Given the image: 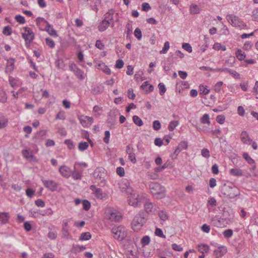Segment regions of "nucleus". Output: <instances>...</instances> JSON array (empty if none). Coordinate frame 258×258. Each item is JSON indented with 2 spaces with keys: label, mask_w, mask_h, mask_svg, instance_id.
<instances>
[{
  "label": "nucleus",
  "mask_w": 258,
  "mask_h": 258,
  "mask_svg": "<svg viewBox=\"0 0 258 258\" xmlns=\"http://www.w3.org/2000/svg\"><path fill=\"white\" fill-rule=\"evenodd\" d=\"M147 221V215L143 211L139 212L134 218L132 227L134 231H139Z\"/></svg>",
  "instance_id": "f257e3e1"
},
{
  "label": "nucleus",
  "mask_w": 258,
  "mask_h": 258,
  "mask_svg": "<svg viewBox=\"0 0 258 258\" xmlns=\"http://www.w3.org/2000/svg\"><path fill=\"white\" fill-rule=\"evenodd\" d=\"M149 188L153 195L157 199H162L164 196L165 188L157 182H151L149 183Z\"/></svg>",
  "instance_id": "f03ea898"
},
{
  "label": "nucleus",
  "mask_w": 258,
  "mask_h": 258,
  "mask_svg": "<svg viewBox=\"0 0 258 258\" xmlns=\"http://www.w3.org/2000/svg\"><path fill=\"white\" fill-rule=\"evenodd\" d=\"M226 19L233 27H238L240 29H244L246 27V24L236 16L232 14L227 15Z\"/></svg>",
  "instance_id": "7ed1b4c3"
},
{
  "label": "nucleus",
  "mask_w": 258,
  "mask_h": 258,
  "mask_svg": "<svg viewBox=\"0 0 258 258\" xmlns=\"http://www.w3.org/2000/svg\"><path fill=\"white\" fill-rule=\"evenodd\" d=\"M112 232L113 234V237L115 239L120 240L123 239L126 236V232L125 228L122 226L113 227L112 229Z\"/></svg>",
  "instance_id": "20e7f679"
},
{
  "label": "nucleus",
  "mask_w": 258,
  "mask_h": 258,
  "mask_svg": "<svg viewBox=\"0 0 258 258\" xmlns=\"http://www.w3.org/2000/svg\"><path fill=\"white\" fill-rule=\"evenodd\" d=\"M24 33H22V36L25 40L26 44H30L34 38V33L30 28L25 27L23 28Z\"/></svg>",
  "instance_id": "39448f33"
},
{
  "label": "nucleus",
  "mask_w": 258,
  "mask_h": 258,
  "mask_svg": "<svg viewBox=\"0 0 258 258\" xmlns=\"http://www.w3.org/2000/svg\"><path fill=\"white\" fill-rule=\"evenodd\" d=\"M41 180L44 186L51 192L57 190L58 186V183L53 180H46L43 177H42Z\"/></svg>",
  "instance_id": "423d86ee"
},
{
  "label": "nucleus",
  "mask_w": 258,
  "mask_h": 258,
  "mask_svg": "<svg viewBox=\"0 0 258 258\" xmlns=\"http://www.w3.org/2000/svg\"><path fill=\"white\" fill-rule=\"evenodd\" d=\"M212 245H214L215 246H217L218 248L217 249H215L214 251L213 255L215 256L216 258H220L223 256L227 252V249L226 246H218L217 243H215V244L211 243Z\"/></svg>",
  "instance_id": "0eeeda50"
},
{
  "label": "nucleus",
  "mask_w": 258,
  "mask_h": 258,
  "mask_svg": "<svg viewBox=\"0 0 258 258\" xmlns=\"http://www.w3.org/2000/svg\"><path fill=\"white\" fill-rule=\"evenodd\" d=\"M139 197V196L137 194H131L130 196L128 197V204L135 207L140 206V199Z\"/></svg>",
  "instance_id": "6e6552de"
},
{
  "label": "nucleus",
  "mask_w": 258,
  "mask_h": 258,
  "mask_svg": "<svg viewBox=\"0 0 258 258\" xmlns=\"http://www.w3.org/2000/svg\"><path fill=\"white\" fill-rule=\"evenodd\" d=\"M5 59L7 60L5 72L7 74H11L15 69V63L16 62V60L13 57Z\"/></svg>",
  "instance_id": "1a4fd4ad"
},
{
  "label": "nucleus",
  "mask_w": 258,
  "mask_h": 258,
  "mask_svg": "<svg viewBox=\"0 0 258 258\" xmlns=\"http://www.w3.org/2000/svg\"><path fill=\"white\" fill-rule=\"evenodd\" d=\"M77 166H78V162H76L74 164V170H72V173L71 174L72 178L75 180H80L82 179L83 174H82V171L83 170H81L80 171H79L77 169Z\"/></svg>",
  "instance_id": "9d476101"
},
{
  "label": "nucleus",
  "mask_w": 258,
  "mask_h": 258,
  "mask_svg": "<svg viewBox=\"0 0 258 258\" xmlns=\"http://www.w3.org/2000/svg\"><path fill=\"white\" fill-rule=\"evenodd\" d=\"M126 152L128 155L129 160L133 163H135L137 162L136 155L134 153V150L133 147L130 145L126 146Z\"/></svg>",
  "instance_id": "9b49d317"
},
{
  "label": "nucleus",
  "mask_w": 258,
  "mask_h": 258,
  "mask_svg": "<svg viewBox=\"0 0 258 258\" xmlns=\"http://www.w3.org/2000/svg\"><path fill=\"white\" fill-rule=\"evenodd\" d=\"M59 171L60 173V174L65 178H69L71 176V174L72 173V170H71V169L66 166V165H62L59 168Z\"/></svg>",
  "instance_id": "f8f14e48"
},
{
  "label": "nucleus",
  "mask_w": 258,
  "mask_h": 258,
  "mask_svg": "<svg viewBox=\"0 0 258 258\" xmlns=\"http://www.w3.org/2000/svg\"><path fill=\"white\" fill-rule=\"evenodd\" d=\"M240 139L241 142L244 144L249 145L252 142V140L249 138L247 132L245 131L241 132Z\"/></svg>",
  "instance_id": "ddd939ff"
},
{
  "label": "nucleus",
  "mask_w": 258,
  "mask_h": 258,
  "mask_svg": "<svg viewBox=\"0 0 258 258\" xmlns=\"http://www.w3.org/2000/svg\"><path fill=\"white\" fill-rule=\"evenodd\" d=\"M113 10L112 9L109 10L108 12L104 15V20H106V21H108L110 23L112 27H113L114 25V22L113 19Z\"/></svg>",
  "instance_id": "4468645a"
},
{
  "label": "nucleus",
  "mask_w": 258,
  "mask_h": 258,
  "mask_svg": "<svg viewBox=\"0 0 258 258\" xmlns=\"http://www.w3.org/2000/svg\"><path fill=\"white\" fill-rule=\"evenodd\" d=\"M144 208L146 215L149 214H153L154 213L155 208H154V206L153 204L151 202H146L144 204Z\"/></svg>",
  "instance_id": "2eb2a0df"
},
{
  "label": "nucleus",
  "mask_w": 258,
  "mask_h": 258,
  "mask_svg": "<svg viewBox=\"0 0 258 258\" xmlns=\"http://www.w3.org/2000/svg\"><path fill=\"white\" fill-rule=\"evenodd\" d=\"M119 188L122 192H130L132 189L127 181L121 182L119 184Z\"/></svg>",
  "instance_id": "dca6fc26"
},
{
  "label": "nucleus",
  "mask_w": 258,
  "mask_h": 258,
  "mask_svg": "<svg viewBox=\"0 0 258 258\" xmlns=\"http://www.w3.org/2000/svg\"><path fill=\"white\" fill-rule=\"evenodd\" d=\"M105 169L103 168H96L93 174L94 178L101 179L103 177Z\"/></svg>",
  "instance_id": "f3484780"
},
{
  "label": "nucleus",
  "mask_w": 258,
  "mask_h": 258,
  "mask_svg": "<svg viewBox=\"0 0 258 258\" xmlns=\"http://www.w3.org/2000/svg\"><path fill=\"white\" fill-rule=\"evenodd\" d=\"M43 30L47 32L48 34L52 36H57L56 31L53 29L52 26L49 23H48L45 28L43 29Z\"/></svg>",
  "instance_id": "a211bd4d"
},
{
  "label": "nucleus",
  "mask_w": 258,
  "mask_h": 258,
  "mask_svg": "<svg viewBox=\"0 0 258 258\" xmlns=\"http://www.w3.org/2000/svg\"><path fill=\"white\" fill-rule=\"evenodd\" d=\"M68 226V221L67 220H63L62 223V234L64 237L68 236L69 234Z\"/></svg>",
  "instance_id": "6ab92c4d"
},
{
  "label": "nucleus",
  "mask_w": 258,
  "mask_h": 258,
  "mask_svg": "<svg viewBox=\"0 0 258 258\" xmlns=\"http://www.w3.org/2000/svg\"><path fill=\"white\" fill-rule=\"evenodd\" d=\"M229 173L231 175L234 176H242L244 175L242 170L239 168H232L229 170Z\"/></svg>",
  "instance_id": "aec40b11"
},
{
  "label": "nucleus",
  "mask_w": 258,
  "mask_h": 258,
  "mask_svg": "<svg viewBox=\"0 0 258 258\" xmlns=\"http://www.w3.org/2000/svg\"><path fill=\"white\" fill-rule=\"evenodd\" d=\"M104 90V87L102 85H98L92 88L91 92L94 95L101 94Z\"/></svg>",
  "instance_id": "412c9836"
},
{
  "label": "nucleus",
  "mask_w": 258,
  "mask_h": 258,
  "mask_svg": "<svg viewBox=\"0 0 258 258\" xmlns=\"http://www.w3.org/2000/svg\"><path fill=\"white\" fill-rule=\"evenodd\" d=\"M109 24L110 23L108 21L103 19L98 27V30L100 32L104 31L108 27Z\"/></svg>",
  "instance_id": "4be33fe9"
},
{
  "label": "nucleus",
  "mask_w": 258,
  "mask_h": 258,
  "mask_svg": "<svg viewBox=\"0 0 258 258\" xmlns=\"http://www.w3.org/2000/svg\"><path fill=\"white\" fill-rule=\"evenodd\" d=\"M10 218L9 214L7 212H0V220L2 223L6 224L8 222Z\"/></svg>",
  "instance_id": "5701e85b"
},
{
  "label": "nucleus",
  "mask_w": 258,
  "mask_h": 258,
  "mask_svg": "<svg viewBox=\"0 0 258 258\" xmlns=\"http://www.w3.org/2000/svg\"><path fill=\"white\" fill-rule=\"evenodd\" d=\"M48 22L44 19V18L42 17H38L36 19V23L37 26L39 27V29L41 30H43V29L41 28V27L43 26L44 24L46 25L48 24Z\"/></svg>",
  "instance_id": "b1692460"
},
{
  "label": "nucleus",
  "mask_w": 258,
  "mask_h": 258,
  "mask_svg": "<svg viewBox=\"0 0 258 258\" xmlns=\"http://www.w3.org/2000/svg\"><path fill=\"white\" fill-rule=\"evenodd\" d=\"M235 55L236 57L239 60H243L246 57V54L244 52H243L241 49H238L236 52Z\"/></svg>",
  "instance_id": "393cba45"
},
{
  "label": "nucleus",
  "mask_w": 258,
  "mask_h": 258,
  "mask_svg": "<svg viewBox=\"0 0 258 258\" xmlns=\"http://www.w3.org/2000/svg\"><path fill=\"white\" fill-rule=\"evenodd\" d=\"M199 251L202 253H208L210 250V247L207 244L199 245Z\"/></svg>",
  "instance_id": "a878e982"
},
{
  "label": "nucleus",
  "mask_w": 258,
  "mask_h": 258,
  "mask_svg": "<svg viewBox=\"0 0 258 258\" xmlns=\"http://www.w3.org/2000/svg\"><path fill=\"white\" fill-rule=\"evenodd\" d=\"M7 123L8 119L2 113H0V128H2L6 126Z\"/></svg>",
  "instance_id": "bb28decb"
},
{
  "label": "nucleus",
  "mask_w": 258,
  "mask_h": 258,
  "mask_svg": "<svg viewBox=\"0 0 258 258\" xmlns=\"http://www.w3.org/2000/svg\"><path fill=\"white\" fill-rule=\"evenodd\" d=\"M91 238V234L90 232H84L81 234L79 237V240L81 241L88 240Z\"/></svg>",
  "instance_id": "cd10ccee"
},
{
  "label": "nucleus",
  "mask_w": 258,
  "mask_h": 258,
  "mask_svg": "<svg viewBox=\"0 0 258 258\" xmlns=\"http://www.w3.org/2000/svg\"><path fill=\"white\" fill-rule=\"evenodd\" d=\"M190 13L192 14H197L200 13V8L196 5H191L190 6Z\"/></svg>",
  "instance_id": "c85d7f7f"
},
{
  "label": "nucleus",
  "mask_w": 258,
  "mask_h": 258,
  "mask_svg": "<svg viewBox=\"0 0 258 258\" xmlns=\"http://www.w3.org/2000/svg\"><path fill=\"white\" fill-rule=\"evenodd\" d=\"M22 154L27 159H30L34 157L32 152L27 149H25L22 151Z\"/></svg>",
  "instance_id": "c756f323"
},
{
  "label": "nucleus",
  "mask_w": 258,
  "mask_h": 258,
  "mask_svg": "<svg viewBox=\"0 0 258 258\" xmlns=\"http://www.w3.org/2000/svg\"><path fill=\"white\" fill-rule=\"evenodd\" d=\"M243 158L247 162V163L249 164H253L254 163V161L248 155L247 153H244L243 154Z\"/></svg>",
  "instance_id": "7c9ffc66"
},
{
  "label": "nucleus",
  "mask_w": 258,
  "mask_h": 258,
  "mask_svg": "<svg viewBox=\"0 0 258 258\" xmlns=\"http://www.w3.org/2000/svg\"><path fill=\"white\" fill-rule=\"evenodd\" d=\"M235 61V57L234 56H230L228 59L225 61V64H227L229 67H232Z\"/></svg>",
  "instance_id": "2f4dec72"
},
{
  "label": "nucleus",
  "mask_w": 258,
  "mask_h": 258,
  "mask_svg": "<svg viewBox=\"0 0 258 258\" xmlns=\"http://www.w3.org/2000/svg\"><path fill=\"white\" fill-rule=\"evenodd\" d=\"M178 124L179 122L177 120L171 121L168 125V128L170 131H173Z\"/></svg>",
  "instance_id": "473e14b6"
},
{
  "label": "nucleus",
  "mask_w": 258,
  "mask_h": 258,
  "mask_svg": "<svg viewBox=\"0 0 258 258\" xmlns=\"http://www.w3.org/2000/svg\"><path fill=\"white\" fill-rule=\"evenodd\" d=\"M134 122L138 126H141L143 125V122L142 120L137 115H134L133 117Z\"/></svg>",
  "instance_id": "72a5a7b5"
},
{
  "label": "nucleus",
  "mask_w": 258,
  "mask_h": 258,
  "mask_svg": "<svg viewBox=\"0 0 258 258\" xmlns=\"http://www.w3.org/2000/svg\"><path fill=\"white\" fill-rule=\"evenodd\" d=\"M89 147V144L86 142H81L79 144L78 148L81 151L86 150Z\"/></svg>",
  "instance_id": "f704fd0d"
},
{
  "label": "nucleus",
  "mask_w": 258,
  "mask_h": 258,
  "mask_svg": "<svg viewBox=\"0 0 258 258\" xmlns=\"http://www.w3.org/2000/svg\"><path fill=\"white\" fill-rule=\"evenodd\" d=\"M75 75L80 79L83 80L84 79V76L83 75V72L81 70L78 68L74 71V72Z\"/></svg>",
  "instance_id": "c9c22d12"
},
{
  "label": "nucleus",
  "mask_w": 258,
  "mask_h": 258,
  "mask_svg": "<svg viewBox=\"0 0 258 258\" xmlns=\"http://www.w3.org/2000/svg\"><path fill=\"white\" fill-rule=\"evenodd\" d=\"M201 121L202 123L205 124H210V117L208 114H205L203 115V116L201 118Z\"/></svg>",
  "instance_id": "e433bc0d"
},
{
  "label": "nucleus",
  "mask_w": 258,
  "mask_h": 258,
  "mask_svg": "<svg viewBox=\"0 0 258 258\" xmlns=\"http://www.w3.org/2000/svg\"><path fill=\"white\" fill-rule=\"evenodd\" d=\"M150 242V238L149 236H144L141 239V243L143 246L148 245Z\"/></svg>",
  "instance_id": "4c0bfd02"
},
{
  "label": "nucleus",
  "mask_w": 258,
  "mask_h": 258,
  "mask_svg": "<svg viewBox=\"0 0 258 258\" xmlns=\"http://www.w3.org/2000/svg\"><path fill=\"white\" fill-rule=\"evenodd\" d=\"M233 230L230 229H226L223 232V234L225 238H229L233 235Z\"/></svg>",
  "instance_id": "58836bf2"
},
{
  "label": "nucleus",
  "mask_w": 258,
  "mask_h": 258,
  "mask_svg": "<svg viewBox=\"0 0 258 258\" xmlns=\"http://www.w3.org/2000/svg\"><path fill=\"white\" fill-rule=\"evenodd\" d=\"M12 28L9 26H5L4 28L3 33L6 36H10L12 34Z\"/></svg>",
  "instance_id": "ea45409f"
},
{
  "label": "nucleus",
  "mask_w": 258,
  "mask_h": 258,
  "mask_svg": "<svg viewBox=\"0 0 258 258\" xmlns=\"http://www.w3.org/2000/svg\"><path fill=\"white\" fill-rule=\"evenodd\" d=\"M158 88L160 95L161 96L163 95L166 91L165 85L163 83H160L158 84Z\"/></svg>",
  "instance_id": "a19ab883"
},
{
  "label": "nucleus",
  "mask_w": 258,
  "mask_h": 258,
  "mask_svg": "<svg viewBox=\"0 0 258 258\" xmlns=\"http://www.w3.org/2000/svg\"><path fill=\"white\" fill-rule=\"evenodd\" d=\"M170 47V44L168 41H166L164 43V46L162 48V50L160 51L161 54H165L166 53L168 49Z\"/></svg>",
  "instance_id": "79ce46f5"
},
{
  "label": "nucleus",
  "mask_w": 258,
  "mask_h": 258,
  "mask_svg": "<svg viewBox=\"0 0 258 258\" xmlns=\"http://www.w3.org/2000/svg\"><path fill=\"white\" fill-rule=\"evenodd\" d=\"M223 84V82L222 81L218 82L214 87V91L217 93L220 92L221 90V86Z\"/></svg>",
  "instance_id": "37998d69"
},
{
  "label": "nucleus",
  "mask_w": 258,
  "mask_h": 258,
  "mask_svg": "<svg viewBox=\"0 0 258 258\" xmlns=\"http://www.w3.org/2000/svg\"><path fill=\"white\" fill-rule=\"evenodd\" d=\"M55 119L64 120L66 119V115H65L64 111H59L57 113V114L55 117Z\"/></svg>",
  "instance_id": "c03bdc74"
},
{
  "label": "nucleus",
  "mask_w": 258,
  "mask_h": 258,
  "mask_svg": "<svg viewBox=\"0 0 258 258\" xmlns=\"http://www.w3.org/2000/svg\"><path fill=\"white\" fill-rule=\"evenodd\" d=\"M46 135V131H40L39 132H37L35 138V142H37V140L39 139V137L42 138L45 136Z\"/></svg>",
  "instance_id": "a18cd8bd"
},
{
  "label": "nucleus",
  "mask_w": 258,
  "mask_h": 258,
  "mask_svg": "<svg viewBox=\"0 0 258 258\" xmlns=\"http://www.w3.org/2000/svg\"><path fill=\"white\" fill-rule=\"evenodd\" d=\"M178 147L182 151L183 150H186L188 147L187 142L185 141H181L179 143Z\"/></svg>",
  "instance_id": "49530a36"
},
{
  "label": "nucleus",
  "mask_w": 258,
  "mask_h": 258,
  "mask_svg": "<svg viewBox=\"0 0 258 258\" xmlns=\"http://www.w3.org/2000/svg\"><path fill=\"white\" fill-rule=\"evenodd\" d=\"M228 73H229L235 79H240V74L235 71H233L229 69Z\"/></svg>",
  "instance_id": "de8ad7c7"
},
{
  "label": "nucleus",
  "mask_w": 258,
  "mask_h": 258,
  "mask_svg": "<svg viewBox=\"0 0 258 258\" xmlns=\"http://www.w3.org/2000/svg\"><path fill=\"white\" fill-rule=\"evenodd\" d=\"M82 204H83V209L85 211H88L90 209V207H91V204L88 200H83V202H82Z\"/></svg>",
  "instance_id": "09e8293b"
},
{
  "label": "nucleus",
  "mask_w": 258,
  "mask_h": 258,
  "mask_svg": "<svg viewBox=\"0 0 258 258\" xmlns=\"http://www.w3.org/2000/svg\"><path fill=\"white\" fill-rule=\"evenodd\" d=\"M15 19L20 24H23L26 22L24 17L20 15L16 16Z\"/></svg>",
  "instance_id": "8fccbe9b"
},
{
  "label": "nucleus",
  "mask_w": 258,
  "mask_h": 258,
  "mask_svg": "<svg viewBox=\"0 0 258 258\" xmlns=\"http://www.w3.org/2000/svg\"><path fill=\"white\" fill-rule=\"evenodd\" d=\"M45 42L46 44L49 46L50 48H54L55 47V43L54 41L50 38H46L45 39Z\"/></svg>",
  "instance_id": "3c124183"
},
{
  "label": "nucleus",
  "mask_w": 258,
  "mask_h": 258,
  "mask_svg": "<svg viewBox=\"0 0 258 258\" xmlns=\"http://www.w3.org/2000/svg\"><path fill=\"white\" fill-rule=\"evenodd\" d=\"M161 123L159 120H154L153 122V127L154 130L158 131L161 128Z\"/></svg>",
  "instance_id": "603ef678"
},
{
  "label": "nucleus",
  "mask_w": 258,
  "mask_h": 258,
  "mask_svg": "<svg viewBox=\"0 0 258 258\" xmlns=\"http://www.w3.org/2000/svg\"><path fill=\"white\" fill-rule=\"evenodd\" d=\"M135 37L138 39L141 40L142 38V32L140 29L137 28L134 31Z\"/></svg>",
  "instance_id": "864d4df0"
},
{
  "label": "nucleus",
  "mask_w": 258,
  "mask_h": 258,
  "mask_svg": "<svg viewBox=\"0 0 258 258\" xmlns=\"http://www.w3.org/2000/svg\"><path fill=\"white\" fill-rule=\"evenodd\" d=\"M159 217H160V219L163 221H165L168 218L167 213L163 211H161L159 212Z\"/></svg>",
  "instance_id": "5fc2aeb1"
},
{
  "label": "nucleus",
  "mask_w": 258,
  "mask_h": 258,
  "mask_svg": "<svg viewBox=\"0 0 258 258\" xmlns=\"http://www.w3.org/2000/svg\"><path fill=\"white\" fill-rule=\"evenodd\" d=\"M151 9V7L148 3H143L142 5V10L145 12H148Z\"/></svg>",
  "instance_id": "6e6d98bb"
},
{
  "label": "nucleus",
  "mask_w": 258,
  "mask_h": 258,
  "mask_svg": "<svg viewBox=\"0 0 258 258\" xmlns=\"http://www.w3.org/2000/svg\"><path fill=\"white\" fill-rule=\"evenodd\" d=\"M201 155L203 157L209 158L210 156V152L208 149H203L201 151Z\"/></svg>",
  "instance_id": "4d7b16f0"
},
{
  "label": "nucleus",
  "mask_w": 258,
  "mask_h": 258,
  "mask_svg": "<svg viewBox=\"0 0 258 258\" xmlns=\"http://www.w3.org/2000/svg\"><path fill=\"white\" fill-rule=\"evenodd\" d=\"M182 47L184 50L188 51V52H192V47L189 43H182Z\"/></svg>",
  "instance_id": "13d9d810"
},
{
  "label": "nucleus",
  "mask_w": 258,
  "mask_h": 258,
  "mask_svg": "<svg viewBox=\"0 0 258 258\" xmlns=\"http://www.w3.org/2000/svg\"><path fill=\"white\" fill-rule=\"evenodd\" d=\"M155 234L156 235L162 237V238H165L166 236L165 235H164L162 230L158 228H157L155 231Z\"/></svg>",
  "instance_id": "bf43d9fd"
},
{
  "label": "nucleus",
  "mask_w": 258,
  "mask_h": 258,
  "mask_svg": "<svg viewBox=\"0 0 258 258\" xmlns=\"http://www.w3.org/2000/svg\"><path fill=\"white\" fill-rule=\"evenodd\" d=\"M116 173L120 177H123L124 174V169L123 167H118L116 168Z\"/></svg>",
  "instance_id": "052dcab7"
},
{
  "label": "nucleus",
  "mask_w": 258,
  "mask_h": 258,
  "mask_svg": "<svg viewBox=\"0 0 258 258\" xmlns=\"http://www.w3.org/2000/svg\"><path fill=\"white\" fill-rule=\"evenodd\" d=\"M94 194L98 199H102L103 198L102 190L101 188H99L98 189H96V191Z\"/></svg>",
  "instance_id": "680f3d73"
},
{
  "label": "nucleus",
  "mask_w": 258,
  "mask_h": 258,
  "mask_svg": "<svg viewBox=\"0 0 258 258\" xmlns=\"http://www.w3.org/2000/svg\"><path fill=\"white\" fill-rule=\"evenodd\" d=\"M48 237L52 240H54L57 237V233L55 231H50L47 235Z\"/></svg>",
  "instance_id": "e2e57ef3"
},
{
  "label": "nucleus",
  "mask_w": 258,
  "mask_h": 258,
  "mask_svg": "<svg viewBox=\"0 0 258 258\" xmlns=\"http://www.w3.org/2000/svg\"><path fill=\"white\" fill-rule=\"evenodd\" d=\"M200 91L202 92V93H203V94H205V95L208 94L210 92V90L208 89L207 88V86H204V85L200 86Z\"/></svg>",
  "instance_id": "0e129e2a"
},
{
  "label": "nucleus",
  "mask_w": 258,
  "mask_h": 258,
  "mask_svg": "<svg viewBox=\"0 0 258 258\" xmlns=\"http://www.w3.org/2000/svg\"><path fill=\"white\" fill-rule=\"evenodd\" d=\"M71 252L74 253H77L81 252L80 245H73L71 249Z\"/></svg>",
  "instance_id": "69168bd1"
},
{
  "label": "nucleus",
  "mask_w": 258,
  "mask_h": 258,
  "mask_svg": "<svg viewBox=\"0 0 258 258\" xmlns=\"http://www.w3.org/2000/svg\"><path fill=\"white\" fill-rule=\"evenodd\" d=\"M34 193L35 190L30 188H28L26 190V195L29 198H32Z\"/></svg>",
  "instance_id": "338daca9"
},
{
  "label": "nucleus",
  "mask_w": 258,
  "mask_h": 258,
  "mask_svg": "<svg viewBox=\"0 0 258 258\" xmlns=\"http://www.w3.org/2000/svg\"><path fill=\"white\" fill-rule=\"evenodd\" d=\"M225 120V116L222 115H219L216 117V121L220 124H223Z\"/></svg>",
  "instance_id": "774afa93"
}]
</instances>
